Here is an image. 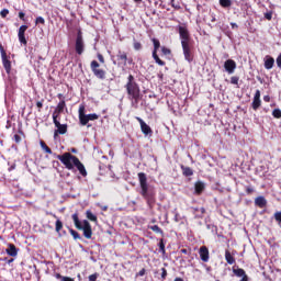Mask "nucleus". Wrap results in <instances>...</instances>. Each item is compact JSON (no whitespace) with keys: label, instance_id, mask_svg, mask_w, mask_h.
<instances>
[{"label":"nucleus","instance_id":"nucleus-1","mask_svg":"<svg viewBox=\"0 0 281 281\" xmlns=\"http://www.w3.org/2000/svg\"><path fill=\"white\" fill-rule=\"evenodd\" d=\"M139 194L146 201L148 207L153 210L157 203V191L154 186L148 184V177L145 172H138Z\"/></svg>","mask_w":281,"mask_h":281},{"label":"nucleus","instance_id":"nucleus-2","mask_svg":"<svg viewBox=\"0 0 281 281\" xmlns=\"http://www.w3.org/2000/svg\"><path fill=\"white\" fill-rule=\"evenodd\" d=\"M57 159L61 161L67 170H75L77 168L81 177H87V168H85L79 157L74 156L71 153H64L63 155H57Z\"/></svg>","mask_w":281,"mask_h":281},{"label":"nucleus","instance_id":"nucleus-3","mask_svg":"<svg viewBox=\"0 0 281 281\" xmlns=\"http://www.w3.org/2000/svg\"><path fill=\"white\" fill-rule=\"evenodd\" d=\"M127 98L132 102L133 105H138L142 100V90L139 89V83L135 81V77L133 75H128L127 82L124 86Z\"/></svg>","mask_w":281,"mask_h":281},{"label":"nucleus","instance_id":"nucleus-4","mask_svg":"<svg viewBox=\"0 0 281 281\" xmlns=\"http://www.w3.org/2000/svg\"><path fill=\"white\" fill-rule=\"evenodd\" d=\"M71 218L75 223L76 229L83 232L85 238L90 240V238H92L93 236V229L91 228V224L89 223V221L83 220V222H80V217L78 216V213L72 214Z\"/></svg>","mask_w":281,"mask_h":281},{"label":"nucleus","instance_id":"nucleus-5","mask_svg":"<svg viewBox=\"0 0 281 281\" xmlns=\"http://www.w3.org/2000/svg\"><path fill=\"white\" fill-rule=\"evenodd\" d=\"M181 47H182L184 60H187V63H192L194 60V44H192V41L182 42Z\"/></svg>","mask_w":281,"mask_h":281},{"label":"nucleus","instance_id":"nucleus-6","mask_svg":"<svg viewBox=\"0 0 281 281\" xmlns=\"http://www.w3.org/2000/svg\"><path fill=\"white\" fill-rule=\"evenodd\" d=\"M90 69L93 76H95V78H98L99 80L106 79V70L100 68V63H98V60H92L90 63Z\"/></svg>","mask_w":281,"mask_h":281},{"label":"nucleus","instance_id":"nucleus-7","mask_svg":"<svg viewBox=\"0 0 281 281\" xmlns=\"http://www.w3.org/2000/svg\"><path fill=\"white\" fill-rule=\"evenodd\" d=\"M116 60H117L119 67L120 66L126 67L127 65H133V57H128V53L122 49L117 50Z\"/></svg>","mask_w":281,"mask_h":281},{"label":"nucleus","instance_id":"nucleus-8","mask_svg":"<svg viewBox=\"0 0 281 281\" xmlns=\"http://www.w3.org/2000/svg\"><path fill=\"white\" fill-rule=\"evenodd\" d=\"M85 37H82V31L77 32V37L75 41V52L78 56H82L85 54Z\"/></svg>","mask_w":281,"mask_h":281},{"label":"nucleus","instance_id":"nucleus-9","mask_svg":"<svg viewBox=\"0 0 281 281\" xmlns=\"http://www.w3.org/2000/svg\"><path fill=\"white\" fill-rule=\"evenodd\" d=\"M177 30H178V34H179L181 43H189L192 41V37L190 35V30H188L187 24L178 25Z\"/></svg>","mask_w":281,"mask_h":281},{"label":"nucleus","instance_id":"nucleus-10","mask_svg":"<svg viewBox=\"0 0 281 281\" xmlns=\"http://www.w3.org/2000/svg\"><path fill=\"white\" fill-rule=\"evenodd\" d=\"M151 41L154 43V50L151 56L155 63L159 65V67H166V61L161 60V58H159V55L157 54V52H159V47H161V43L157 38H153Z\"/></svg>","mask_w":281,"mask_h":281},{"label":"nucleus","instance_id":"nucleus-11","mask_svg":"<svg viewBox=\"0 0 281 281\" xmlns=\"http://www.w3.org/2000/svg\"><path fill=\"white\" fill-rule=\"evenodd\" d=\"M53 123L55 124L56 128L54 132V137H58V135H65L67 133V124H60L58 119H53Z\"/></svg>","mask_w":281,"mask_h":281},{"label":"nucleus","instance_id":"nucleus-12","mask_svg":"<svg viewBox=\"0 0 281 281\" xmlns=\"http://www.w3.org/2000/svg\"><path fill=\"white\" fill-rule=\"evenodd\" d=\"M65 109H67V103L63 99L61 101H59V103L55 108V110L53 112V119H58L60 113H65Z\"/></svg>","mask_w":281,"mask_h":281},{"label":"nucleus","instance_id":"nucleus-13","mask_svg":"<svg viewBox=\"0 0 281 281\" xmlns=\"http://www.w3.org/2000/svg\"><path fill=\"white\" fill-rule=\"evenodd\" d=\"M199 256H200V260H202V262H210V249L207 248V246L200 247Z\"/></svg>","mask_w":281,"mask_h":281},{"label":"nucleus","instance_id":"nucleus-14","mask_svg":"<svg viewBox=\"0 0 281 281\" xmlns=\"http://www.w3.org/2000/svg\"><path fill=\"white\" fill-rule=\"evenodd\" d=\"M136 120H137V122L140 125V131H142L143 134H145V135H153V128H150L148 126V124H146V122H144V120H142V117L136 116Z\"/></svg>","mask_w":281,"mask_h":281},{"label":"nucleus","instance_id":"nucleus-15","mask_svg":"<svg viewBox=\"0 0 281 281\" xmlns=\"http://www.w3.org/2000/svg\"><path fill=\"white\" fill-rule=\"evenodd\" d=\"M233 273L236 278H241L240 281H249V276L243 268H233Z\"/></svg>","mask_w":281,"mask_h":281},{"label":"nucleus","instance_id":"nucleus-16","mask_svg":"<svg viewBox=\"0 0 281 281\" xmlns=\"http://www.w3.org/2000/svg\"><path fill=\"white\" fill-rule=\"evenodd\" d=\"M25 32H27V25H21L18 33V38L22 45H27V40L25 38Z\"/></svg>","mask_w":281,"mask_h":281},{"label":"nucleus","instance_id":"nucleus-17","mask_svg":"<svg viewBox=\"0 0 281 281\" xmlns=\"http://www.w3.org/2000/svg\"><path fill=\"white\" fill-rule=\"evenodd\" d=\"M95 120H100V115H98L95 113L86 114V116H83L80 124H81V126H87V124H89V122H95Z\"/></svg>","mask_w":281,"mask_h":281},{"label":"nucleus","instance_id":"nucleus-18","mask_svg":"<svg viewBox=\"0 0 281 281\" xmlns=\"http://www.w3.org/2000/svg\"><path fill=\"white\" fill-rule=\"evenodd\" d=\"M224 69L229 75L234 74V71H236V63L234 61V59H227L224 63Z\"/></svg>","mask_w":281,"mask_h":281},{"label":"nucleus","instance_id":"nucleus-19","mask_svg":"<svg viewBox=\"0 0 281 281\" xmlns=\"http://www.w3.org/2000/svg\"><path fill=\"white\" fill-rule=\"evenodd\" d=\"M2 58V65L8 75L12 74V61H10V57L8 55H4Z\"/></svg>","mask_w":281,"mask_h":281},{"label":"nucleus","instance_id":"nucleus-20","mask_svg":"<svg viewBox=\"0 0 281 281\" xmlns=\"http://www.w3.org/2000/svg\"><path fill=\"white\" fill-rule=\"evenodd\" d=\"M261 104H262V101L260 100V90H256L254 100L251 103L254 111H258V109H259V106H261Z\"/></svg>","mask_w":281,"mask_h":281},{"label":"nucleus","instance_id":"nucleus-21","mask_svg":"<svg viewBox=\"0 0 281 281\" xmlns=\"http://www.w3.org/2000/svg\"><path fill=\"white\" fill-rule=\"evenodd\" d=\"M204 190H205V183H203L202 181H196L194 183V193L198 196H201V194H203Z\"/></svg>","mask_w":281,"mask_h":281},{"label":"nucleus","instance_id":"nucleus-22","mask_svg":"<svg viewBox=\"0 0 281 281\" xmlns=\"http://www.w3.org/2000/svg\"><path fill=\"white\" fill-rule=\"evenodd\" d=\"M8 256H11L12 258H16L19 256V249L14 244H9L8 248L5 249Z\"/></svg>","mask_w":281,"mask_h":281},{"label":"nucleus","instance_id":"nucleus-23","mask_svg":"<svg viewBox=\"0 0 281 281\" xmlns=\"http://www.w3.org/2000/svg\"><path fill=\"white\" fill-rule=\"evenodd\" d=\"M235 254L229 251V250H225V260L227 262V265H236V258H234Z\"/></svg>","mask_w":281,"mask_h":281},{"label":"nucleus","instance_id":"nucleus-24","mask_svg":"<svg viewBox=\"0 0 281 281\" xmlns=\"http://www.w3.org/2000/svg\"><path fill=\"white\" fill-rule=\"evenodd\" d=\"M255 205H257V207H267V199H265V196L259 195L255 199Z\"/></svg>","mask_w":281,"mask_h":281},{"label":"nucleus","instance_id":"nucleus-25","mask_svg":"<svg viewBox=\"0 0 281 281\" xmlns=\"http://www.w3.org/2000/svg\"><path fill=\"white\" fill-rule=\"evenodd\" d=\"M273 65H276V59L271 56H266L265 69H273Z\"/></svg>","mask_w":281,"mask_h":281},{"label":"nucleus","instance_id":"nucleus-26","mask_svg":"<svg viewBox=\"0 0 281 281\" xmlns=\"http://www.w3.org/2000/svg\"><path fill=\"white\" fill-rule=\"evenodd\" d=\"M180 168L182 170L183 177H192V175H194V171L190 167L181 165Z\"/></svg>","mask_w":281,"mask_h":281},{"label":"nucleus","instance_id":"nucleus-27","mask_svg":"<svg viewBox=\"0 0 281 281\" xmlns=\"http://www.w3.org/2000/svg\"><path fill=\"white\" fill-rule=\"evenodd\" d=\"M53 276H54V278H56V280H59V281H76L71 277H65V276L60 274V272H54Z\"/></svg>","mask_w":281,"mask_h":281},{"label":"nucleus","instance_id":"nucleus-28","mask_svg":"<svg viewBox=\"0 0 281 281\" xmlns=\"http://www.w3.org/2000/svg\"><path fill=\"white\" fill-rule=\"evenodd\" d=\"M148 229H151L155 234H160V236H164V229L159 227L158 225H149Z\"/></svg>","mask_w":281,"mask_h":281},{"label":"nucleus","instance_id":"nucleus-29","mask_svg":"<svg viewBox=\"0 0 281 281\" xmlns=\"http://www.w3.org/2000/svg\"><path fill=\"white\" fill-rule=\"evenodd\" d=\"M53 216L54 218H57L55 223V232H57V234H60V231L63 229V222L58 220V216H56V214H54Z\"/></svg>","mask_w":281,"mask_h":281},{"label":"nucleus","instance_id":"nucleus-30","mask_svg":"<svg viewBox=\"0 0 281 281\" xmlns=\"http://www.w3.org/2000/svg\"><path fill=\"white\" fill-rule=\"evenodd\" d=\"M86 217L88 218V221H91L92 223H98V216H95L93 212L89 210L86 212Z\"/></svg>","mask_w":281,"mask_h":281},{"label":"nucleus","instance_id":"nucleus-31","mask_svg":"<svg viewBox=\"0 0 281 281\" xmlns=\"http://www.w3.org/2000/svg\"><path fill=\"white\" fill-rule=\"evenodd\" d=\"M40 144H41V148H43V150L45 153H47L48 155H52V148H49V146H47L45 140H41Z\"/></svg>","mask_w":281,"mask_h":281},{"label":"nucleus","instance_id":"nucleus-32","mask_svg":"<svg viewBox=\"0 0 281 281\" xmlns=\"http://www.w3.org/2000/svg\"><path fill=\"white\" fill-rule=\"evenodd\" d=\"M69 233L71 234V236H72V238L75 240H80L81 237H80V233L79 232L75 231L74 228H70Z\"/></svg>","mask_w":281,"mask_h":281},{"label":"nucleus","instance_id":"nucleus-33","mask_svg":"<svg viewBox=\"0 0 281 281\" xmlns=\"http://www.w3.org/2000/svg\"><path fill=\"white\" fill-rule=\"evenodd\" d=\"M220 5L222 8H232V0H220Z\"/></svg>","mask_w":281,"mask_h":281},{"label":"nucleus","instance_id":"nucleus-34","mask_svg":"<svg viewBox=\"0 0 281 281\" xmlns=\"http://www.w3.org/2000/svg\"><path fill=\"white\" fill-rule=\"evenodd\" d=\"M87 114H85V105L79 106V122L81 123L83 117H86Z\"/></svg>","mask_w":281,"mask_h":281},{"label":"nucleus","instance_id":"nucleus-35","mask_svg":"<svg viewBox=\"0 0 281 281\" xmlns=\"http://www.w3.org/2000/svg\"><path fill=\"white\" fill-rule=\"evenodd\" d=\"M161 54L162 56H171L172 55V50L166 46L161 47Z\"/></svg>","mask_w":281,"mask_h":281},{"label":"nucleus","instance_id":"nucleus-36","mask_svg":"<svg viewBox=\"0 0 281 281\" xmlns=\"http://www.w3.org/2000/svg\"><path fill=\"white\" fill-rule=\"evenodd\" d=\"M158 247H159L160 254H166V244L164 243V239L159 240Z\"/></svg>","mask_w":281,"mask_h":281},{"label":"nucleus","instance_id":"nucleus-37","mask_svg":"<svg viewBox=\"0 0 281 281\" xmlns=\"http://www.w3.org/2000/svg\"><path fill=\"white\" fill-rule=\"evenodd\" d=\"M272 116L276 117V120H280L281 119V110L280 109H274L272 111Z\"/></svg>","mask_w":281,"mask_h":281},{"label":"nucleus","instance_id":"nucleus-38","mask_svg":"<svg viewBox=\"0 0 281 281\" xmlns=\"http://www.w3.org/2000/svg\"><path fill=\"white\" fill-rule=\"evenodd\" d=\"M239 81H240V77L238 76L231 77V85H235L236 87H238Z\"/></svg>","mask_w":281,"mask_h":281},{"label":"nucleus","instance_id":"nucleus-39","mask_svg":"<svg viewBox=\"0 0 281 281\" xmlns=\"http://www.w3.org/2000/svg\"><path fill=\"white\" fill-rule=\"evenodd\" d=\"M273 218L277 223L281 224V211H277L274 214H273Z\"/></svg>","mask_w":281,"mask_h":281},{"label":"nucleus","instance_id":"nucleus-40","mask_svg":"<svg viewBox=\"0 0 281 281\" xmlns=\"http://www.w3.org/2000/svg\"><path fill=\"white\" fill-rule=\"evenodd\" d=\"M38 24L45 25V18H43V16H37V18L35 19V25H38Z\"/></svg>","mask_w":281,"mask_h":281},{"label":"nucleus","instance_id":"nucleus-41","mask_svg":"<svg viewBox=\"0 0 281 281\" xmlns=\"http://www.w3.org/2000/svg\"><path fill=\"white\" fill-rule=\"evenodd\" d=\"M100 277V274L98 272L93 273V274H90L88 277V280L89 281H98V278Z\"/></svg>","mask_w":281,"mask_h":281},{"label":"nucleus","instance_id":"nucleus-42","mask_svg":"<svg viewBox=\"0 0 281 281\" xmlns=\"http://www.w3.org/2000/svg\"><path fill=\"white\" fill-rule=\"evenodd\" d=\"M133 47L136 52H139V49H142V43L140 42H137V41H134L133 43Z\"/></svg>","mask_w":281,"mask_h":281},{"label":"nucleus","instance_id":"nucleus-43","mask_svg":"<svg viewBox=\"0 0 281 281\" xmlns=\"http://www.w3.org/2000/svg\"><path fill=\"white\" fill-rule=\"evenodd\" d=\"M8 14H10V10H8V9H2V10L0 11V16H1L2 19H5V18L8 16Z\"/></svg>","mask_w":281,"mask_h":281},{"label":"nucleus","instance_id":"nucleus-44","mask_svg":"<svg viewBox=\"0 0 281 281\" xmlns=\"http://www.w3.org/2000/svg\"><path fill=\"white\" fill-rule=\"evenodd\" d=\"M22 139L23 138L19 134L13 135V142H15V144H21Z\"/></svg>","mask_w":281,"mask_h":281},{"label":"nucleus","instance_id":"nucleus-45","mask_svg":"<svg viewBox=\"0 0 281 281\" xmlns=\"http://www.w3.org/2000/svg\"><path fill=\"white\" fill-rule=\"evenodd\" d=\"M43 102H45V100H43V99H42V101L36 102L38 113H41V109H43Z\"/></svg>","mask_w":281,"mask_h":281},{"label":"nucleus","instance_id":"nucleus-46","mask_svg":"<svg viewBox=\"0 0 281 281\" xmlns=\"http://www.w3.org/2000/svg\"><path fill=\"white\" fill-rule=\"evenodd\" d=\"M97 57H98L99 63H101V65H104V63H105L104 56L99 53V54L97 55Z\"/></svg>","mask_w":281,"mask_h":281},{"label":"nucleus","instance_id":"nucleus-47","mask_svg":"<svg viewBox=\"0 0 281 281\" xmlns=\"http://www.w3.org/2000/svg\"><path fill=\"white\" fill-rule=\"evenodd\" d=\"M167 277H168V270H166V268H161V278H162V280H166Z\"/></svg>","mask_w":281,"mask_h":281},{"label":"nucleus","instance_id":"nucleus-48","mask_svg":"<svg viewBox=\"0 0 281 281\" xmlns=\"http://www.w3.org/2000/svg\"><path fill=\"white\" fill-rule=\"evenodd\" d=\"M265 19H267V21H271V19H273V13L271 12L265 13Z\"/></svg>","mask_w":281,"mask_h":281},{"label":"nucleus","instance_id":"nucleus-49","mask_svg":"<svg viewBox=\"0 0 281 281\" xmlns=\"http://www.w3.org/2000/svg\"><path fill=\"white\" fill-rule=\"evenodd\" d=\"M0 53H1V57L8 56V53H5V48H3L2 44H0Z\"/></svg>","mask_w":281,"mask_h":281},{"label":"nucleus","instance_id":"nucleus-50","mask_svg":"<svg viewBox=\"0 0 281 281\" xmlns=\"http://www.w3.org/2000/svg\"><path fill=\"white\" fill-rule=\"evenodd\" d=\"M173 221H175L176 223H179V222L181 221V215H179V213H176V214H175V217H173Z\"/></svg>","mask_w":281,"mask_h":281},{"label":"nucleus","instance_id":"nucleus-51","mask_svg":"<svg viewBox=\"0 0 281 281\" xmlns=\"http://www.w3.org/2000/svg\"><path fill=\"white\" fill-rule=\"evenodd\" d=\"M246 194H254V188L246 187Z\"/></svg>","mask_w":281,"mask_h":281},{"label":"nucleus","instance_id":"nucleus-52","mask_svg":"<svg viewBox=\"0 0 281 281\" xmlns=\"http://www.w3.org/2000/svg\"><path fill=\"white\" fill-rule=\"evenodd\" d=\"M19 19H20L21 21H25V13H24L23 11H20V12H19Z\"/></svg>","mask_w":281,"mask_h":281},{"label":"nucleus","instance_id":"nucleus-53","mask_svg":"<svg viewBox=\"0 0 281 281\" xmlns=\"http://www.w3.org/2000/svg\"><path fill=\"white\" fill-rule=\"evenodd\" d=\"M12 170H16V164H12L9 168L8 171L12 172Z\"/></svg>","mask_w":281,"mask_h":281},{"label":"nucleus","instance_id":"nucleus-54","mask_svg":"<svg viewBox=\"0 0 281 281\" xmlns=\"http://www.w3.org/2000/svg\"><path fill=\"white\" fill-rule=\"evenodd\" d=\"M137 276H139L140 278L144 277V276H146V269L143 268V269L137 273Z\"/></svg>","mask_w":281,"mask_h":281},{"label":"nucleus","instance_id":"nucleus-55","mask_svg":"<svg viewBox=\"0 0 281 281\" xmlns=\"http://www.w3.org/2000/svg\"><path fill=\"white\" fill-rule=\"evenodd\" d=\"M277 65H278V67H281V53L277 57Z\"/></svg>","mask_w":281,"mask_h":281},{"label":"nucleus","instance_id":"nucleus-56","mask_svg":"<svg viewBox=\"0 0 281 281\" xmlns=\"http://www.w3.org/2000/svg\"><path fill=\"white\" fill-rule=\"evenodd\" d=\"M263 102H271V97L270 95H265L263 97Z\"/></svg>","mask_w":281,"mask_h":281},{"label":"nucleus","instance_id":"nucleus-57","mask_svg":"<svg viewBox=\"0 0 281 281\" xmlns=\"http://www.w3.org/2000/svg\"><path fill=\"white\" fill-rule=\"evenodd\" d=\"M3 260H4V262H7V265H12V262H14V259L8 260V258H4Z\"/></svg>","mask_w":281,"mask_h":281},{"label":"nucleus","instance_id":"nucleus-58","mask_svg":"<svg viewBox=\"0 0 281 281\" xmlns=\"http://www.w3.org/2000/svg\"><path fill=\"white\" fill-rule=\"evenodd\" d=\"M231 26H232V30H238V24H236V23H231Z\"/></svg>","mask_w":281,"mask_h":281},{"label":"nucleus","instance_id":"nucleus-59","mask_svg":"<svg viewBox=\"0 0 281 281\" xmlns=\"http://www.w3.org/2000/svg\"><path fill=\"white\" fill-rule=\"evenodd\" d=\"M57 98H58L60 101L65 100V97L63 95V93H58V94H57Z\"/></svg>","mask_w":281,"mask_h":281},{"label":"nucleus","instance_id":"nucleus-60","mask_svg":"<svg viewBox=\"0 0 281 281\" xmlns=\"http://www.w3.org/2000/svg\"><path fill=\"white\" fill-rule=\"evenodd\" d=\"M18 133H19L20 135H22L23 137H25V133H23V130H19Z\"/></svg>","mask_w":281,"mask_h":281},{"label":"nucleus","instance_id":"nucleus-61","mask_svg":"<svg viewBox=\"0 0 281 281\" xmlns=\"http://www.w3.org/2000/svg\"><path fill=\"white\" fill-rule=\"evenodd\" d=\"M181 254L188 255V249H186V248L181 249Z\"/></svg>","mask_w":281,"mask_h":281},{"label":"nucleus","instance_id":"nucleus-62","mask_svg":"<svg viewBox=\"0 0 281 281\" xmlns=\"http://www.w3.org/2000/svg\"><path fill=\"white\" fill-rule=\"evenodd\" d=\"M12 125L10 123V121H7V128H10Z\"/></svg>","mask_w":281,"mask_h":281},{"label":"nucleus","instance_id":"nucleus-63","mask_svg":"<svg viewBox=\"0 0 281 281\" xmlns=\"http://www.w3.org/2000/svg\"><path fill=\"white\" fill-rule=\"evenodd\" d=\"M143 0H134L135 3H142Z\"/></svg>","mask_w":281,"mask_h":281},{"label":"nucleus","instance_id":"nucleus-64","mask_svg":"<svg viewBox=\"0 0 281 281\" xmlns=\"http://www.w3.org/2000/svg\"><path fill=\"white\" fill-rule=\"evenodd\" d=\"M171 1V7L175 8V0H170Z\"/></svg>","mask_w":281,"mask_h":281}]
</instances>
